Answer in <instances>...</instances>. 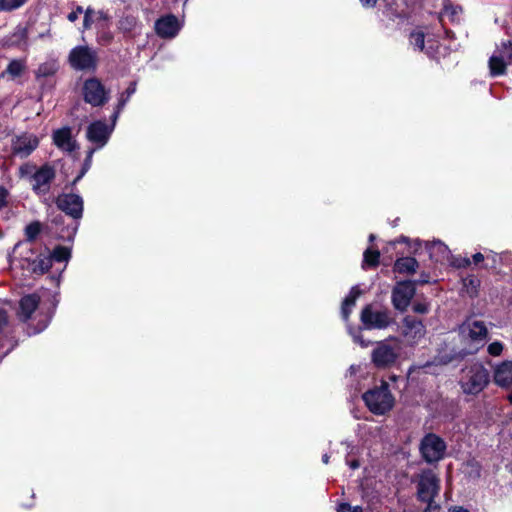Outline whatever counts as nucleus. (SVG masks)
Instances as JSON below:
<instances>
[{"mask_svg":"<svg viewBox=\"0 0 512 512\" xmlns=\"http://www.w3.org/2000/svg\"><path fill=\"white\" fill-rule=\"evenodd\" d=\"M329 458H330V457H329V455H328V454H324V455L322 456V462H323L324 464H328V462H329Z\"/></svg>","mask_w":512,"mask_h":512,"instance_id":"obj_55","label":"nucleus"},{"mask_svg":"<svg viewBox=\"0 0 512 512\" xmlns=\"http://www.w3.org/2000/svg\"><path fill=\"white\" fill-rule=\"evenodd\" d=\"M113 36L109 31H102L98 34V42L101 44H108L112 41Z\"/></svg>","mask_w":512,"mask_h":512,"instance_id":"obj_46","label":"nucleus"},{"mask_svg":"<svg viewBox=\"0 0 512 512\" xmlns=\"http://www.w3.org/2000/svg\"><path fill=\"white\" fill-rule=\"evenodd\" d=\"M426 249L429 252L430 258L435 262H442L448 259L450 250L446 244L440 240L433 241L426 244Z\"/></svg>","mask_w":512,"mask_h":512,"instance_id":"obj_26","label":"nucleus"},{"mask_svg":"<svg viewBox=\"0 0 512 512\" xmlns=\"http://www.w3.org/2000/svg\"><path fill=\"white\" fill-rule=\"evenodd\" d=\"M94 18L96 21V25L101 28L105 29L108 26L109 16L107 13L103 11H95L94 10Z\"/></svg>","mask_w":512,"mask_h":512,"instance_id":"obj_39","label":"nucleus"},{"mask_svg":"<svg viewBox=\"0 0 512 512\" xmlns=\"http://www.w3.org/2000/svg\"><path fill=\"white\" fill-rule=\"evenodd\" d=\"M417 499L427 506L423 512H439L440 505L435 498L440 491V478L431 469H423L416 479Z\"/></svg>","mask_w":512,"mask_h":512,"instance_id":"obj_2","label":"nucleus"},{"mask_svg":"<svg viewBox=\"0 0 512 512\" xmlns=\"http://www.w3.org/2000/svg\"><path fill=\"white\" fill-rule=\"evenodd\" d=\"M28 0H0V11L10 12L22 7Z\"/></svg>","mask_w":512,"mask_h":512,"instance_id":"obj_35","label":"nucleus"},{"mask_svg":"<svg viewBox=\"0 0 512 512\" xmlns=\"http://www.w3.org/2000/svg\"><path fill=\"white\" fill-rule=\"evenodd\" d=\"M458 334L461 341L468 345L462 350V354H475L486 343L488 329L484 321L467 318L459 325Z\"/></svg>","mask_w":512,"mask_h":512,"instance_id":"obj_3","label":"nucleus"},{"mask_svg":"<svg viewBox=\"0 0 512 512\" xmlns=\"http://www.w3.org/2000/svg\"><path fill=\"white\" fill-rule=\"evenodd\" d=\"M83 12V8L81 6H77L75 10H73L67 15V18L70 22H75L78 19L79 15Z\"/></svg>","mask_w":512,"mask_h":512,"instance_id":"obj_49","label":"nucleus"},{"mask_svg":"<svg viewBox=\"0 0 512 512\" xmlns=\"http://www.w3.org/2000/svg\"><path fill=\"white\" fill-rule=\"evenodd\" d=\"M512 263V252L511 251H504L502 252V265L506 266Z\"/></svg>","mask_w":512,"mask_h":512,"instance_id":"obj_51","label":"nucleus"},{"mask_svg":"<svg viewBox=\"0 0 512 512\" xmlns=\"http://www.w3.org/2000/svg\"><path fill=\"white\" fill-rule=\"evenodd\" d=\"M55 203L58 209L77 223L83 217L84 201L79 194L61 193L57 196Z\"/></svg>","mask_w":512,"mask_h":512,"instance_id":"obj_11","label":"nucleus"},{"mask_svg":"<svg viewBox=\"0 0 512 512\" xmlns=\"http://www.w3.org/2000/svg\"><path fill=\"white\" fill-rule=\"evenodd\" d=\"M494 381L500 387L512 386V361L503 362L496 367Z\"/></svg>","mask_w":512,"mask_h":512,"instance_id":"obj_24","label":"nucleus"},{"mask_svg":"<svg viewBox=\"0 0 512 512\" xmlns=\"http://www.w3.org/2000/svg\"><path fill=\"white\" fill-rule=\"evenodd\" d=\"M415 292L416 289L414 282L409 280L397 282L392 289L391 295L393 307L400 312L406 311L415 295Z\"/></svg>","mask_w":512,"mask_h":512,"instance_id":"obj_14","label":"nucleus"},{"mask_svg":"<svg viewBox=\"0 0 512 512\" xmlns=\"http://www.w3.org/2000/svg\"><path fill=\"white\" fill-rule=\"evenodd\" d=\"M508 400L512 404V392L508 395Z\"/></svg>","mask_w":512,"mask_h":512,"instance_id":"obj_59","label":"nucleus"},{"mask_svg":"<svg viewBox=\"0 0 512 512\" xmlns=\"http://www.w3.org/2000/svg\"><path fill=\"white\" fill-rule=\"evenodd\" d=\"M368 409L375 415H384L393 408L394 397L387 383L369 389L362 395Z\"/></svg>","mask_w":512,"mask_h":512,"instance_id":"obj_6","label":"nucleus"},{"mask_svg":"<svg viewBox=\"0 0 512 512\" xmlns=\"http://www.w3.org/2000/svg\"><path fill=\"white\" fill-rule=\"evenodd\" d=\"M408 239L406 237H401V239L398 242H406Z\"/></svg>","mask_w":512,"mask_h":512,"instance_id":"obj_58","label":"nucleus"},{"mask_svg":"<svg viewBox=\"0 0 512 512\" xmlns=\"http://www.w3.org/2000/svg\"><path fill=\"white\" fill-rule=\"evenodd\" d=\"M39 138L33 133H21L13 137L11 148L13 154L20 158H26L38 147Z\"/></svg>","mask_w":512,"mask_h":512,"instance_id":"obj_17","label":"nucleus"},{"mask_svg":"<svg viewBox=\"0 0 512 512\" xmlns=\"http://www.w3.org/2000/svg\"><path fill=\"white\" fill-rule=\"evenodd\" d=\"M69 63L75 70L95 69L97 53L88 46H77L70 51Z\"/></svg>","mask_w":512,"mask_h":512,"instance_id":"obj_13","label":"nucleus"},{"mask_svg":"<svg viewBox=\"0 0 512 512\" xmlns=\"http://www.w3.org/2000/svg\"><path fill=\"white\" fill-rule=\"evenodd\" d=\"M446 34H447V36H448V37H450V36H452V35H453V33H452V32H450V31H446Z\"/></svg>","mask_w":512,"mask_h":512,"instance_id":"obj_61","label":"nucleus"},{"mask_svg":"<svg viewBox=\"0 0 512 512\" xmlns=\"http://www.w3.org/2000/svg\"><path fill=\"white\" fill-rule=\"evenodd\" d=\"M135 91H136V83L131 82L129 84V86L127 87V89L120 95V97L118 99L117 106L113 112L114 122L117 121L121 111L124 109L125 105L129 101L130 97L135 93Z\"/></svg>","mask_w":512,"mask_h":512,"instance_id":"obj_31","label":"nucleus"},{"mask_svg":"<svg viewBox=\"0 0 512 512\" xmlns=\"http://www.w3.org/2000/svg\"><path fill=\"white\" fill-rule=\"evenodd\" d=\"M480 285V280L474 276H470L464 279V286L468 292L476 293Z\"/></svg>","mask_w":512,"mask_h":512,"instance_id":"obj_41","label":"nucleus"},{"mask_svg":"<svg viewBox=\"0 0 512 512\" xmlns=\"http://www.w3.org/2000/svg\"><path fill=\"white\" fill-rule=\"evenodd\" d=\"M115 124L113 115L111 116L110 125L102 120L93 121L87 127L86 136L88 141L97 149L104 147L114 130Z\"/></svg>","mask_w":512,"mask_h":512,"instance_id":"obj_12","label":"nucleus"},{"mask_svg":"<svg viewBox=\"0 0 512 512\" xmlns=\"http://www.w3.org/2000/svg\"><path fill=\"white\" fill-rule=\"evenodd\" d=\"M52 267V259L48 255L40 254L31 263L30 268L34 274H45Z\"/></svg>","mask_w":512,"mask_h":512,"instance_id":"obj_30","label":"nucleus"},{"mask_svg":"<svg viewBox=\"0 0 512 512\" xmlns=\"http://www.w3.org/2000/svg\"><path fill=\"white\" fill-rule=\"evenodd\" d=\"M465 262H466V264H470V260L469 259H466Z\"/></svg>","mask_w":512,"mask_h":512,"instance_id":"obj_62","label":"nucleus"},{"mask_svg":"<svg viewBox=\"0 0 512 512\" xmlns=\"http://www.w3.org/2000/svg\"><path fill=\"white\" fill-rule=\"evenodd\" d=\"M337 511L338 512H363V508H362V506H359V505L351 506L348 503H341L338 505Z\"/></svg>","mask_w":512,"mask_h":512,"instance_id":"obj_43","label":"nucleus"},{"mask_svg":"<svg viewBox=\"0 0 512 512\" xmlns=\"http://www.w3.org/2000/svg\"><path fill=\"white\" fill-rule=\"evenodd\" d=\"M26 67L25 60L14 59L9 62L6 72L12 77L20 76Z\"/></svg>","mask_w":512,"mask_h":512,"instance_id":"obj_34","label":"nucleus"},{"mask_svg":"<svg viewBox=\"0 0 512 512\" xmlns=\"http://www.w3.org/2000/svg\"><path fill=\"white\" fill-rule=\"evenodd\" d=\"M400 339L390 336L374 344L371 352V362L378 369L392 367L398 360L400 351Z\"/></svg>","mask_w":512,"mask_h":512,"instance_id":"obj_5","label":"nucleus"},{"mask_svg":"<svg viewBox=\"0 0 512 512\" xmlns=\"http://www.w3.org/2000/svg\"><path fill=\"white\" fill-rule=\"evenodd\" d=\"M26 167H27V165L21 166L20 171L24 172Z\"/></svg>","mask_w":512,"mask_h":512,"instance_id":"obj_60","label":"nucleus"},{"mask_svg":"<svg viewBox=\"0 0 512 512\" xmlns=\"http://www.w3.org/2000/svg\"><path fill=\"white\" fill-rule=\"evenodd\" d=\"M41 231V225L39 222H32L25 228L26 238L30 241L34 240Z\"/></svg>","mask_w":512,"mask_h":512,"instance_id":"obj_38","label":"nucleus"},{"mask_svg":"<svg viewBox=\"0 0 512 512\" xmlns=\"http://www.w3.org/2000/svg\"><path fill=\"white\" fill-rule=\"evenodd\" d=\"M409 44L415 51L424 52L429 57L434 56L438 49V41L420 28L410 33Z\"/></svg>","mask_w":512,"mask_h":512,"instance_id":"obj_16","label":"nucleus"},{"mask_svg":"<svg viewBox=\"0 0 512 512\" xmlns=\"http://www.w3.org/2000/svg\"><path fill=\"white\" fill-rule=\"evenodd\" d=\"M143 23L133 14H123L117 21V30L125 39H135L142 34Z\"/></svg>","mask_w":512,"mask_h":512,"instance_id":"obj_20","label":"nucleus"},{"mask_svg":"<svg viewBox=\"0 0 512 512\" xmlns=\"http://www.w3.org/2000/svg\"><path fill=\"white\" fill-rule=\"evenodd\" d=\"M182 28V23L173 14H166L158 18L154 24L155 33L163 39L175 38Z\"/></svg>","mask_w":512,"mask_h":512,"instance_id":"obj_18","label":"nucleus"},{"mask_svg":"<svg viewBox=\"0 0 512 512\" xmlns=\"http://www.w3.org/2000/svg\"><path fill=\"white\" fill-rule=\"evenodd\" d=\"M81 95L85 103L92 107H102L110 99V89L98 78L90 77L83 82Z\"/></svg>","mask_w":512,"mask_h":512,"instance_id":"obj_8","label":"nucleus"},{"mask_svg":"<svg viewBox=\"0 0 512 512\" xmlns=\"http://www.w3.org/2000/svg\"><path fill=\"white\" fill-rule=\"evenodd\" d=\"M59 70V62L55 58H48L43 63L39 64L35 70V77L37 81L44 78L54 76Z\"/></svg>","mask_w":512,"mask_h":512,"instance_id":"obj_27","label":"nucleus"},{"mask_svg":"<svg viewBox=\"0 0 512 512\" xmlns=\"http://www.w3.org/2000/svg\"><path fill=\"white\" fill-rule=\"evenodd\" d=\"M418 268V261L413 257H401L395 261L394 270L400 274H413Z\"/></svg>","mask_w":512,"mask_h":512,"instance_id":"obj_29","label":"nucleus"},{"mask_svg":"<svg viewBox=\"0 0 512 512\" xmlns=\"http://www.w3.org/2000/svg\"><path fill=\"white\" fill-rule=\"evenodd\" d=\"M503 345L502 343L495 341L488 345L487 351L492 356H499L502 353Z\"/></svg>","mask_w":512,"mask_h":512,"instance_id":"obj_44","label":"nucleus"},{"mask_svg":"<svg viewBox=\"0 0 512 512\" xmlns=\"http://www.w3.org/2000/svg\"><path fill=\"white\" fill-rule=\"evenodd\" d=\"M374 240H375V235L374 234H370L369 241L372 242Z\"/></svg>","mask_w":512,"mask_h":512,"instance_id":"obj_57","label":"nucleus"},{"mask_svg":"<svg viewBox=\"0 0 512 512\" xmlns=\"http://www.w3.org/2000/svg\"><path fill=\"white\" fill-rule=\"evenodd\" d=\"M90 168V162H84V165L80 171V173L76 176V178L70 183L71 187H74L81 179L82 177L87 173V171Z\"/></svg>","mask_w":512,"mask_h":512,"instance_id":"obj_45","label":"nucleus"},{"mask_svg":"<svg viewBox=\"0 0 512 512\" xmlns=\"http://www.w3.org/2000/svg\"><path fill=\"white\" fill-rule=\"evenodd\" d=\"M361 295V290L357 285L353 286L349 294L345 297L341 306V316L344 321H348L356 300Z\"/></svg>","mask_w":512,"mask_h":512,"instance_id":"obj_28","label":"nucleus"},{"mask_svg":"<svg viewBox=\"0 0 512 512\" xmlns=\"http://www.w3.org/2000/svg\"><path fill=\"white\" fill-rule=\"evenodd\" d=\"M8 323V316L5 311L0 310V330H2Z\"/></svg>","mask_w":512,"mask_h":512,"instance_id":"obj_52","label":"nucleus"},{"mask_svg":"<svg viewBox=\"0 0 512 512\" xmlns=\"http://www.w3.org/2000/svg\"><path fill=\"white\" fill-rule=\"evenodd\" d=\"M13 37L17 38V40L12 41L13 44H16L19 41L26 39V37H27L26 29L18 27L17 30L15 31Z\"/></svg>","mask_w":512,"mask_h":512,"instance_id":"obj_48","label":"nucleus"},{"mask_svg":"<svg viewBox=\"0 0 512 512\" xmlns=\"http://www.w3.org/2000/svg\"><path fill=\"white\" fill-rule=\"evenodd\" d=\"M9 196V192L8 190L3 187V186H0V211L7 206V198Z\"/></svg>","mask_w":512,"mask_h":512,"instance_id":"obj_47","label":"nucleus"},{"mask_svg":"<svg viewBox=\"0 0 512 512\" xmlns=\"http://www.w3.org/2000/svg\"><path fill=\"white\" fill-rule=\"evenodd\" d=\"M94 149L89 150L86 160H90L92 158Z\"/></svg>","mask_w":512,"mask_h":512,"instance_id":"obj_56","label":"nucleus"},{"mask_svg":"<svg viewBox=\"0 0 512 512\" xmlns=\"http://www.w3.org/2000/svg\"><path fill=\"white\" fill-rule=\"evenodd\" d=\"M461 11L462 9L459 5L453 4L450 0H444L440 19L448 18L451 22H455L459 19Z\"/></svg>","mask_w":512,"mask_h":512,"instance_id":"obj_32","label":"nucleus"},{"mask_svg":"<svg viewBox=\"0 0 512 512\" xmlns=\"http://www.w3.org/2000/svg\"><path fill=\"white\" fill-rule=\"evenodd\" d=\"M51 222L55 226V231L61 240L68 242L74 240L79 223L73 220L71 224L64 225V217L60 214L53 217Z\"/></svg>","mask_w":512,"mask_h":512,"instance_id":"obj_23","label":"nucleus"},{"mask_svg":"<svg viewBox=\"0 0 512 512\" xmlns=\"http://www.w3.org/2000/svg\"><path fill=\"white\" fill-rule=\"evenodd\" d=\"M52 139L55 146L65 152H72L77 147L72 137V130L67 126L54 130Z\"/></svg>","mask_w":512,"mask_h":512,"instance_id":"obj_22","label":"nucleus"},{"mask_svg":"<svg viewBox=\"0 0 512 512\" xmlns=\"http://www.w3.org/2000/svg\"><path fill=\"white\" fill-rule=\"evenodd\" d=\"M490 382V373L479 362L465 366L461 370L459 386L466 395H478Z\"/></svg>","mask_w":512,"mask_h":512,"instance_id":"obj_4","label":"nucleus"},{"mask_svg":"<svg viewBox=\"0 0 512 512\" xmlns=\"http://www.w3.org/2000/svg\"><path fill=\"white\" fill-rule=\"evenodd\" d=\"M512 65V41L503 43L489 60V69L492 76H499L505 73L506 66Z\"/></svg>","mask_w":512,"mask_h":512,"instance_id":"obj_15","label":"nucleus"},{"mask_svg":"<svg viewBox=\"0 0 512 512\" xmlns=\"http://www.w3.org/2000/svg\"><path fill=\"white\" fill-rule=\"evenodd\" d=\"M486 259L491 261L490 269L499 270L502 265V252L497 253L492 250H488L486 253Z\"/></svg>","mask_w":512,"mask_h":512,"instance_id":"obj_37","label":"nucleus"},{"mask_svg":"<svg viewBox=\"0 0 512 512\" xmlns=\"http://www.w3.org/2000/svg\"><path fill=\"white\" fill-rule=\"evenodd\" d=\"M348 333L352 336L355 343L359 344L361 347L366 348L370 344H372L371 341H366L363 339L361 335V328H352L351 326L347 327Z\"/></svg>","mask_w":512,"mask_h":512,"instance_id":"obj_36","label":"nucleus"},{"mask_svg":"<svg viewBox=\"0 0 512 512\" xmlns=\"http://www.w3.org/2000/svg\"><path fill=\"white\" fill-rule=\"evenodd\" d=\"M58 304L56 295L51 297L50 304L41 301V297L36 294H28L23 296L19 301V309L17 315L20 320L27 322L32 319L33 313L37 312V316L40 317L36 326L30 324L28 326V334L35 335L44 331L49 325L55 309Z\"/></svg>","mask_w":512,"mask_h":512,"instance_id":"obj_1","label":"nucleus"},{"mask_svg":"<svg viewBox=\"0 0 512 512\" xmlns=\"http://www.w3.org/2000/svg\"><path fill=\"white\" fill-rule=\"evenodd\" d=\"M402 323L401 335L407 344L415 345L425 336L426 329L421 320L412 316H405Z\"/></svg>","mask_w":512,"mask_h":512,"instance_id":"obj_19","label":"nucleus"},{"mask_svg":"<svg viewBox=\"0 0 512 512\" xmlns=\"http://www.w3.org/2000/svg\"><path fill=\"white\" fill-rule=\"evenodd\" d=\"M380 252L376 249L367 248L363 254V264L366 267H376L379 263Z\"/></svg>","mask_w":512,"mask_h":512,"instance_id":"obj_33","label":"nucleus"},{"mask_svg":"<svg viewBox=\"0 0 512 512\" xmlns=\"http://www.w3.org/2000/svg\"><path fill=\"white\" fill-rule=\"evenodd\" d=\"M383 1L386 3L383 14L388 20L401 24L410 17L411 9L407 0ZM359 2L364 8L370 9L376 6L377 0H359Z\"/></svg>","mask_w":512,"mask_h":512,"instance_id":"obj_9","label":"nucleus"},{"mask_svg":"<svg viewBox=\"0 0 512 512\" xmlns=\"http://www.w3.org/2000/svg\"><path fill=\"white\" fill-rule=\"evenodd\" d=\"M447 444L443 438L435 433L425 434L419 443V452L427 464H436L444 459Z\"/></svg>","mask_w":512,"mask_h":512,"instance_id":"obj_7","label":"nucleus"},{"mask_svg":"<svg viewBox=\"0 0 512 512\" xmlns=\"http://www.w3.org/2000/svg\"><path fill=\"white\" fill-rule=\"evenodd\" d=\"M413 311L419 314H425L429 311V306L426 303H416L413 305Z\"/></svg>","mask_w":512,"mask_h":512,"instance_id":"obj_50","label":"nucleus"},{"mask_svg":"<svg viewBox=\"0 0 512 512\" xmlns=\"http://www.w3.org/2000/svg\"><path fill=\"white\" fill-rule=\"evenodd\" d=\"M360 320L366 330L386 329L394 322L389 310L375 309L371 304L362 309Z\"/></svg>","mask_w":512,"mask_h":512,"instance_id":"obj_10","label":"nucleus"},{"mask_svg":"<svg viewBox=\"0 0 512 512\" xmlns=\"http://www.w3.org/2000/svg\"><path fill=\"white\" fill-rule=\"evenodd\" d=\"M448 512H469V511L463 507L454 506V507H451Z\"/></svg>","mask_w":512,"mask_h":512,"instance_id":"obj_54","label":"nucleus"},{"mask_svg":"<svg viewBox=\"0 0 512 512\" xmlns=\"http://www.w3.org/2000/svg\"><path fill=\"white\" fill-rule=\"evenodd\" d=\"M485 258H486V255H484L480 252H477L472 255V260H473L474 264H479L480 262H483Z\"/></svg>","mask_w":512,"mask_h":512,"instance_id":"obj_53","label":"nucleus"},{"mask_svg":"<svg viewBox=\"0 0 512 512\" xmlns=\"http://www.w3.org/2000/svg\"><path fill=\"white\" fill-rule=\"evenodd\" d=\"M48 256L51 257L52 263L53 262L64 263V266L62 267V269L59 270L58 276H55V277L53 276V279L58 284L60 281L61 274L64 271V269L66 268V264L68 263V261L71 258V249L68 247H65V246L58 245L53 249V251Z\"/></svg>","mask_w":512,"mask_h":512,"instance_id":"obj_25","label":"nucleus"},{"mask_svg":"<svg viewBox=\"0 0 512 512\" xmlns=\"http://www.w3.org/2000/svg\"><path fill=\"white\" fill-rule=\"evenodd\" d=\"M342 444H345L346 447H347V456H349L350 454L353 453V450H354V446H352L350 443L348 442H342ZM346 464L352 469V470H355V469H358L360 467V462L357 460V459H348V457H346Z\"/></svg>","mask_w":512,"mask_h":512,"instance_id":"obj_42","label":"nucleus"},{"mask_svg":"<svg viewBox=\"0 0 512 512\" xmlns=\"http://www.w3.org/2000/svg\"><path fill=\"white\" fill-rule=\"evenodd\" d=\"M93 24H96L95 18H94V10L91 8H87L84 12V19H83V28L90 29Z\"/></svg>","mask_w":512,"mask_h":512,"instance_id":"obj_40","label":"nucleus"},{"mask_svg":"<svg viewBox=\"0 0 512 512\" xmlns=\"http://www.w3.org/2000/svg\"><path fill=\"white\" fill-rule=\"evenodd\" d=\"M55 177V170L45 164L32 176V189L38 195H45L50 190V183Z\"/></svg>","mask_w":512,"mask_h":512,"instance_id":"obj_21","label":"nucleus"}]
</instances>
